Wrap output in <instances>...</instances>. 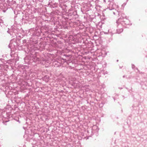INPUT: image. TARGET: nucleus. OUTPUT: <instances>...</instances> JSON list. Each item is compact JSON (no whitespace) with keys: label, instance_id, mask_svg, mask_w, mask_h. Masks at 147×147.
<instances>
[{"label":"nucleus","instance_id":"nucleus-2","mask_svg":"<svg viewBox=\"0 0 147 147\" xmlns=\"http://www.w3.org/2000/svg\"><path fill=\"white\" fill-rule=\"evenodd\" d=\"M132 68H133V65H132Z\"/></svg>","mask_w":147,"mask_h":147},{"label":"nucleus","instance_id":"nucleus-1","mask_svg":"<svg viewBox=\"0 0 147 147\" xmlns=\"http://www.w3.org/2000/svg\"><path fill=\"white\" fill-rule=\"evenodd\" d=\"M116 30L117 33L119 34L123 31V29L122 28H118Z\"/></svg>","mask_w":147,"mask_h":147}]
</instances>
